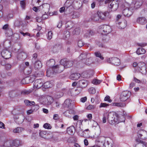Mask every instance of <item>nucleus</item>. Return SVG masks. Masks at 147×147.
<instances>
[{
	"instance_id": "f257e3e1",
	"label": "nucleus",
	"mask_w": 147,
	"mask_h": 147,
	"mask_svg": "<svg viewBox=\"0 0 147 147\" xmlns=\"http://www.w3.org/2000/svg\"><path fill=\"white\" fill-rule=\"evenodd\" d=\"M61 65L52 67V68L48 69L47 71V75L50 77L54 73H60L62 71L64 68L71 67L73 65V62L67 61L66 59H61L60 61Z\"/></svg>"
},
{
	"instance_id": "f03ea898",
	"label": "nucleus",
	"mask_w": 147,
	"mask_h": 147,
	"mask_svg": "<svg viewBox=\"0 0 147 147\" xmlns=\"http://www.w3.org/2000/svg\"><path fill=\"white\" fill-rule=\"evenodd\" d=\"M107 114L108 121L109 123L111 125L117 124L119 122L123 121L119 120L118 115L115 112H110Z\"/></svg>"
},
{
	"instance_id": "7ed1b4c3",
	"label": "nucleus",
	"mask_w": 147,
	"mask_h": 147,
	"mask_svg": "<svg viewBox=\"0 0 147 147\" xmlns=\"http://www.w3.org/2000/svg\"><path fill=\"white\" fill-rule=\"evenodd\" d=\"M79 58L83 61V62L87 65H89L93 62L92 58L90 57V53H86L82 54Z\"/></svg>"
},
{
	"instance_id": "20e7f679",
	"label": "nucleus",
	"mask_w": 147,
	"mask_h": 147,
	"mask_svg": "<svg viewBox=\"0 0 147 147\" xmlns=\"http://www.w3.org/2000/svg\"><path fill=\"white\" fill-rule=\"evenodd\" d=\"M112 30L110 26L107 25H101L99 27L98 31L102 34L106 35L110 33Z\"/></svg>"
},
{
	"instance_id": "39448f33",
	"label": "nucleus",
	"mask_w": 147,
	"mask_h": 147,
	"mask_svg": "<svg viewBox=\"0 0 147 147\" xmlns=\"http://www.w3.org/2000/svg\"><path fill=\"white\" fill-rule=\"evenodd\" d=\"M105 16L104 14L100 12H98L96 13L93 14L91 17L92 19L94 21H98L100 19L102 20L105 19Z\"/></svg>"
},
{
	"instance_id": "423d86ee",
	"label": "nucleus",
	"mask_w": 147,
	"mask_h": 147,
	"mask_svg": "<svg viewBox=\"0 0 147 147\" xmlns=\"http://www.w3.org/2000/svg\"><path fill=\"white\" fill-rule=\"evenodd\" d=\"M107 61L116 66H119L121 63L120 60L116 57L109 58L107 60Z\"/></svg>"
},
{
	"instance_id": "0eeeda50",
	"label": "nucleus",
	"mask_w": 147,
	"mask_h": 147,
	"mask_svg": "<svg viewBox=\"0 0 147 147\" xmlns=\"http://www.w3.org/2000/svg\"><path fill=\"white\" fill-rule=\"evenodd\" d=\"M108 7L112 11H115L116 10L118 7V3L117 1L114 0L111 1L108 3Z\"/></svg>"
},
{
	"instance_id": "6e6552de",
	"label": "nucleus",
	"mask_w": 147,
	"mask_h": 147,
	"mask_svg": "<svg viewBox=\"0 0 147 147\" xmlns=\"http://www.w3.org/2000/svg\"><path fill=\"white\" fill-rule=\"evenodd\" d=\"M138 136L141 139H147V132L144 129L139 130L138 133Z\"/></svg>"
},
{
	"instance_id": "1a4fd4ad",
	"label": "nucleus",
	"mask_w": 147,
	"mask_h": 147,
	"mask_svg": "<svg viewBox=\"0 0 147 147\" xmlns=\"http://www.w3.org/2000/svg\"><path fill=\"white\" fill-rule=\"evenodd\" d=\"M130 92L128 91L123 92L121 94L120 99L121 101H125L129 97V95Z\"/></svg>"
},
{
	"instance_id": "9d476101",
	"label": "nucleus",
	"mask_w": 147,
	"mask_h": 147,
	"mask_svg": "<svg viewBox=\"0 0 147 147\" xmlns=\"http://www.w3.org/2000/svg\"><path fill=\"white\" fill-rule=\"evenodd\" d=\"M133 12V9L131 8H130L123 9L122 13L125 16L129 17L132 15Z\"/></svg>"
},
{
	"instance_id": "9b49d317",
	"label": "nucleus",
	"mask_w": 147,
	"mask_h": 147,
	"mask_svg": "<svg viewBox=\"0 0 147 147\" xmlns=\"http://www.w3.org/2000/svg\"><path fill=\"white\" fill-rule=\"evenodd\" d=\"M2 57L5 59H8L11 57V53L8 50L4 49L1 52Z\"/></svg>"
},
{
	"instance_id": "f8f14e48",
	"label": "nucleus",
	"mask_w": 147,
	"mask_h": 147,
	"mask_svg": "<svg viewBox=\"0 0 147 147\" xmlns=\"http://www.w3.org/2000/svg\"><path fill=\"white\" fill-rule=\"evenodd\" d=\"M43 83L41 79L36 80L34 82V88L38 89L43 86Z\"/></svg>"
},
{
	"instance_id": "ddd939ff",
	"label": "nucleus",
	"mask_w": 147,
	"mask_h": 147,
	"mask_svg": "<svg viewBox=\"0 0 147 147\" xmlns=\"http://www.w3.org/2000/svg\"><path fill=\"white\" fill-rule=\"evenodd\" d=\"M82 90V89L81 88L78 87L72 89L71 90L70 92L72 96H75L79 94Z\"/></svg>"
},
{
	"instance_id": "4468645a",
	"label": "nucleus",
	"mask_w": 147,
	"mask_h": 147,
	"mask_svg": "<svg viewBox=\"0 0 147 147\" xmlns=\"http://www.w3.org/2000/svg\"><path fill=\"white\" fill-rule=\"evenodd\" d=\"M127 24V22L125 20H123L122 22H118L116 24V26L119 28L121 29L125 28Z\"/></svg>"
},
{
	"instance_id": "2eb2a0df",
	"label": "nucleus",
	"mask_w": 147,
	"mask_h": 147,
	"mask_svg": "<svg viewBox=\"0 0 147 147\" xmlns=\"http://www.w3.org/2000/svg\"><path fill=\"white\" fill-rule=\"evenodd\" d=\"M80 87L82 89L83 88H86L88 84V81L85 80H80L79 82Z\"/></svg>"
},
{
	"instance_id": "dca6fc26",
	"label": "nucleus",
	"mask_w": 147,
	"mask_h": 147,
	"mask_svg": "<svg viewBox=\"0 0 147 147\" xmlns=\"http://www.w3.org/2000/svg\"><path fill=\"white\" fill-rule=\"evenodd\" d=\"M82 126V125L76 124V128L77 131L78 133V135L81 136H83L84 135V132L82 131V130L81 128V127Z\"/></svg>"
},
{
	"instance_id": "f3484780",
	"label": "nucleus",
	"mask_w": 147,
	"mask_h": 147,
	"mask_svg": "<svg viewBox=\"0 0 147 147\" xmlns=\"http://www.w3.org/2000/svg\"><path fill=\"white\" fill-rule=\"evenodd\" d=\"M136 22L139 24L144 25L146 23V20L144 17H139L137 19Z\"/></svg>"
},
{
	"instance_id": "a211bd4d",
	"label": "nucleus",
	"mask_w": 147,
	"mask_h": 147,
	"mask_svg": "<svg viewBox=\"0 0 147 147\" xmlns=\"http://www.w3.org/2000/svg\"><path fill=\"white\" fill-rule=\"evenodd\" d=\"M106 138L104 136H100L96 140V141L100 143L99 144L100 146L104 145L105 144V142L106 141Z\"/></svg>"
},
{
	"instance_id": "6ab92c4d",
	"label": "nucleus",
	"mask_w": 147,
	"mask_h": 147,
	"mask_svg": "<svg viewBox=\"0 0 147 147\" xmlns=\"http://www.w3.org/2000/svg\"><path fill=\"white\" fill-rule=\"evenodd\" d=\"M13 147H18L21 146L23 144L22 142L20 140H13Z\"/></svg>"
},
{
	"instance_id": "aec40b11",
	"label": "nucleus",
	"mask_w": 147,
	"mask_h": 147,
	"mask_svg": "<svg viewBox=\"0 0 147 147\" xmlns=\"http://www.w3.org/2000/svg\"><path fill=\"white\" fill-rule=\"evenodd\" d=\"M112 140L109 138H106L105 144L102 146V147H112Z\"/></svg>"
},
{
	"instance_id": "412c9836",
	"label": "nucleus",
	"mask_w": 147,
	"mask_h": 147,
	"mask_svg": "<svg viewBox=\"0 0 147 147\" xmlns=\"http://www.w3.org/2000/svg\"><path fill=\"white\" fill-rule=\"evenodd\" d=\"M53 100V98L50 96H48L45 99V103L48 105H51Z\"/></svg>"
},
{
	"instance_id": "4be33fe9",
	"label": "nucleus",
	"mask_w": 147,
	"mask_h": 147,
	"mask_svg": "<svg viewBox=\"0 0 147 147\" xmlns=\"http://www.w3.org/2000/svg\"><path fill=\"white\" fill-rule=\"evenodd\" d=\"M13 140H8L5 141L3 146L5 147H13Z\"/></svg>"
},
{
	"instance_id": "5701e85b",
	"label": "nucleus",
	"mask_w": 147,
	"mask_h": 147,
	"mask_svg": "<svg viewBox=\"0 0 147 147\" xmlns=\"http://www.w3.org/2000/svg\"><path fill=\"white\" fill-rule=\"evenodd\" d=\"M81 75L80 74L78 73L72 74L70 76V79L72 80H76L79 79Z\"/></svg>"
},
{
	"instance_id": "b1692460",
	"label": "nucleus",
	"mask_w": 147,
	"mask_h": 147,
	"mask_svg": "<svg viewBox=\"0 0 147 147\" xmlns=\"http://www.w3.org/2000/svg\"><path fill=\"white\" fill-rule=\"evenodd\" d=\"M74 114V111L72 110H69L66 111L63 113L64 115L66 117H70L71 115Z\"/></svg>"
},
{
	"instance_id": "393cba45",
	"label": "nucleus",
	"mask_w": 147,
	"mask_h": 147,
	"mask_svg": "<svg viewBox=\"0 0 147 147\" xmlns=\"http://www.w3.org/2000/svg\"><path fill=\"white\" fill-rule=\"evenodd\" d=\"M111 105L113 106L120 107H124L126 106V104L125 103L122 102H113Z\"/></svg>"
},
{
	"instance_id": "a878e982",
	"label": "nucleus",
	"mask_w": 147,
	"mask_h": 147,
	"mask_svg": "<svg viewBox=\"0 0 147 147\" xmlns=\"http://www.w3.org/2000/svg\"><path fill=\"white\" fill-rule=\"evenodd\" d=\"M136 141L140 142L137 146L136 147H146V142L142 141L139 139H136Z\"/></svg>"
},
{
	"instance_id": "bb28decb",
	"label": "nucleus",
	"mask_w": 147,
	"mask_h": 147,
	"mask_svg": "<svg viewBox=\"0 0 147 147\" xmlns=\"http://www.w3.org/2000/svg\"><path fill=\"white\" fill-rule=\"evenodd\" d=\"M75 127L73 126H71L68 127L67 129V133L70 135H72L75 132Z\"/></svg>"
},
{
	"instance_id": "cd10ccee",
	"label": "nucleus",
	"mask_w": 147,
	"mask_h": 147,
	"mask_svg": "<svg viewBox=\"0 0 147 147\" xmlns=\"http://www.w3.org/2000/svg\"><path fill=\"white\" fill-rule=\"evenodd\" d=\"M8 25L7 24L5 25L3 27V29L4 30H7L8 34H9V36H11L13 34V32L12 29L10 28H8Z\"/></svg>"
},
{
	"instance_id": "c85d7f7f",
	"label": "nucleus",
	"mask_w": 147,
	"mask_h": 147,
	"mask_svg": "<svg viewBox=\"0 0 147 147\" xmlns=\"http://www.w3.org/2000/svg\"><path fill=\"white\" fill-rule=\"evenodd\" d=\"M42 64L40 61H36L34 64V67L36 69H39L42 67Z\"/></svg>"
},
{
	"instance_id": "c756f323",
	"label": "nucleus",
	"mask_w": 147,
	"mask_h": 147,
	"mask_svg": "<svg viewBox=\"0 0 147 147\" xmlns=\"http://www.w3.org/2000/svg\"><path fill=\"white\" fill-rule=\"evenodd\" d=\"M24 128L20 127H18L14 129L13 132L14 133H20L24 130Z\"/></svg>"
},
{
	"instance_id": "7c9ffc66",
	"label": "nucleus",
	"mask_w": 147,
	"mask_h": 147,
	"mask_svg": "<svg viewBox=\"0 0 147 147\" xmlns=\"http://www.w3.org/2000/svg\"><path fill=\"white\" fill-rule=\"evenodd\" d=\"M24 102L25 105L28 106L33 105H35V104L34 101H31L28 100H24Z\"/></svg>"
},
{
	"instance_id": "2f4dec72",
	"label": "nucleus",
	"mask_w": 147,
	"mask_h": 147,
	"mask_svg": "<svg viewBox=\"0 0 147 147\" xmlns=\"http://www.w3.org/2000/svg\"><path fill=\"white\" fill-rule=\"evenodd\" d=\"M27 56L26 54L23 52L20 53L18 55L19 58L22 60L25 59L26 58Z\"/></svg>"
},
{
	"instance_id": "473e14b6",
	"label": "nucleus",
	"mask_w": 147,
	"mask_h": 147,
	"mask_svg": "<svg viewBox=\"0 0 147 147\" xmlns=\"http://www.w3.org/2000/svg\"><path fill=\"white\" fill-rule=\"evenodd\" d=\"M146 52L145 50L142 48H139L137 50L136 53L138 55H141L144 54Z\"/></svg>"
},
{
	"instance_id": "72a5a7b5",
	"label": "nucleus",
	"mask_w": 147,
	"mask_h": 147,
	"mask_svg": "<svg viewBox=\"0 0 147 147\" xmlns=\"http://www.w3.org/2000/svg\"><path fill=\"white\" fill-rule=\"evenodd\" d=\"M52 84L50 81H47L43 84V86L45 88H50L52 86Z\"/></svg>"
},
{
	"instance_id": "f704fd0d",
	"label": "nucleus",
	"mask_w": 147,
	"mask_h": 147,
	"mask_svg": "<svg viewBox=\"0 0 147 147\" xmlns=\"http://www.w3.org/2000/svg\"><path fill=\"white\" fill-rule=\"evenodd\" d=\"M94 34V32L92 31H87L84 35L85 37L89 38Z\"/></svg>"
},
{
	"instance_id": "c9c22d12",
	"label": "nucleus",
	"mask_w": 147,
	"mask_h": 147,
	"mask_svg": "<svg viewBox=\"0 0 147 147\" xmlns=\"http://www.w3.org/2000/svg\"><path fill=\"white\" fill-rule=\"evenodd\" d=\"M63 93L62 92H57L55 95V97L56 99L59 98L63 96Z\"/></svg>"
},
{
	"instance_id": "e433bc0d",
	"label": "nucleus",
	"mask_w": 147,
	"mask_h": 147,
	"mask_svg": "<svg viewBox=\"0 0 147 147\" xmlns=\"http://www.w3.org/2000/svg\"><path fill=\"white\" fill-rule=\"evenodd\" d=\"M71 100L69 99H67L64 103V105L67 107H69L71 105Z\"/></svg>"
},
{
	"instance_id": "4c0bfd02",
	"label": "nucleus",
	"mask_w": 147,
	"mask_h": 147,
	"mask_svg": "<svg viewBox=\"0 0 147 147\" xmlns=\"http://www.w3.org/2000/svg\"><path fill=\"white\" fill-rule=\"evenodd\" d=\"M14 121L15 122L18 124H20L22 123L24 121L23 119H19V118H16L14 119Z\"/></svg>"
},
{
	"instance_id": "58836bf2",
	"label": "nucleus",
	"mask_w": 147,
	"mask_h": 147,
	"mask_svg": "<svg viewBox=\"0 0 147 147\" xmlns=\"http://www.w3.org/2000/svg\"><path fill=\"white\" fill-rule=\"evenodd\" d=\"M55 63V61L54 59H50L47 62V65H49L51 67H52V66L54 65Z\"/></svg>"
},
{
	"instance_id": "ea45409f",
	"label": "nucleus",
	"mask_w": 147,
	"mask_h": 147,
	"mask_svg": "<svg viewBox=\"0 0 147 147\" xmlns=\"http://www.w3.org/2000/svg\"><path fill=\"white\" fill-rule=\"evenodd\" d=\"M80 31L79 28H76L73 31V33L74 34L78 35L80 34Z\"/></svg>"
},
{
	"instance_id": "a19ab883",
	"label": "nucleus",
	"mask_w": 147,
	"mask_h": 147,
	"mask_svg": "<svg viewBox=\"0 0 147 147\" xmlns=\"http://www.w3.org/2000/svg\"><path fill=\"white\" fill-rule=\"evenodd\" d=\"M64 37L65 38H68L70 36V32L68 31H66L64 32Z\"/></svg>"
},
{
	"instance_id": "79ce46f5",
	"label": "nucleus",
	"mask_w": 147,
	"mask_h": 147,
	"mask_svg": "<svg viewBox=\"0 0 147 147\" xmlns=\"http://www.w3.org/2000/svg\"><path fill=\"white\" fill-rule=\"evenodd\" d=\"M102 82V81L97 79H94L92 81V83L94 84L97 85L100 84Z\"/></svg>"
},
{
	"instance_id": "37998d69",
	"label": "nucleus",
	"mask_w": 147,
	"mask_h": 147,
	"mask_svg": "<svg viewBox=\"0 0 147 147\" xmlns=\"http://www.w3.org/2000/svg\"><path fill=\"white\" fill-rule=\"evenodd\" d=\"M94 54L96 57H99L102 60L103 59L104 57L102 56L101 53L100 52H95L94 53Z\"/></svg>"
},
{
	"instance_id": "c03bdc74",
	"label": "nucleus",
	"mask_w": 147,
	"mask_h": 147,
	"mask_svg": "<svg viewBox=\"0 0 147 147\" xmlns=\"http://www.w3.org/2000/svg\"><path fill=\"white\" fill-rule=\"evenodd\" d=\"M53 33L51 31L48 32L47 36V38L49 40H51L52 37Z\"/></svg>"
},
{
	"instance_id": "a18cd8bd",
	"label": "nucleus",
	"mask_w": 147,
	"mask_h": 147,
	"mask_svg": "<svg viewBox=\"0 0 147 147\" xmlns=\"http://www.w3.org/2000/svg\"><path fill=\"white\" fill-rule=\"evenodd\" d=\"M109 106V104L105 103H100L99 106V107H107Z\"/></svg>"
},
{
	"instance_id": "49530a36",
	"label": "nucleus",
	"mask_w": 147,
	"mask_h": 147,
	"mask_svg": "<svg viewBox=\"0 0 147 147\" xmlns=\"http://www.w3.org/2000/svg\"><path fill=\"white\" fill-rule=\"evenodd\" d=\"M89 92L90 94H94L96 92L95 89L93 88H91L89 89Z\"/></svg>"
},
{
	"instance_id": "de8ad7c7",
	"label": "nucleus",
	"mask_w": 147,
	"mask_h": 147,
	"mask_svg": "<svg viewBox=\"0 0 147 147\" xmlns=\"http://www.w3.org/2000/svg\"><path fill=\"white\" fill-rule=\"evenodd\" d=\"M104 100L105 101H108L109 103L112 102V100L110 99V97L109 96H107L105 97Z\"/></svg>"
},
{
	"instance_id": "09e8293b",
	"label": "nucleus",
	"mask_w": 147,
	"mask_h": 147,
	"mask_svg": "<svg viewBox=\"0 0 147 147\" xmlns=\"http://www.w3.org/2000/svg\"><path fill=\"white\" fill-rule=\"evenodd\" d=\"M43 127L47 129H51V128L50 124L47 123H46L43 125Z\"/></svg>"
},
{
	"instance_id": "8fccbe9b",
	"label": "nucleus",
	"mask_w": 147,
	"mask_h": 147,
	"mask_svg": "<svg viewBox=\"0 0 147 147\" xmlns=\"http://www.w3.org/2000/svg\"><path fill=\"white\" fill-rule=\"evenodd\" d=\"M95 106L94 105H90L87 107H86V109L88 110L94 109L95 108Z\"/></svg>"
},
{
	"instance_id": "3c124183",
	"label": "nucleus",
	"mask_w": 147,
	"mask_h": 147,
	"mask_svg": "<svg viewBox=\"0 0 147 147\" xmlns=\"http://www.w3.org/2000/svg\"><path fill=\"white\" fill-rule=\"evenodd\" d=\"M46 134V132L44 131H42L40 132V135L42 138H44Z\"/></svg>"
},
{
	"instance_id": "603ef678",
	"label": "nucleus",
	"mask_w": 147,
	"mask_h": 147,
	"mask_svg": "<svg viewBox=\"0 0 147 147\" xmlns=\"http://www.w3.org/2000/svg\"><path fill=\"white\" fill-rule=\"evenodd\" d=\"M39 108V106L37 105H33L32 107V109L34 111H36L38 110Z\"/></svg>"
},
{
	"instance_id": "864d4df0",
	"label": "nucleus",
	"mask_w": 147,
	"mask_h": 147,
	"mask_svg": "<svg viewBox=\"0 0 147 147\" xmlns=\"http://www.w3.org/2000/svg\"><path fill=\"white\" fill-rule=\"evenodd\" d=\"M21 94L24 95H26L29 94L30 92L29 91L27 90H22L21 92Z\"/></svg>"
},
{
	"instance_id": "5fc2aeb1",
	"label": "nucleus",
	"mask_w": 147,
	"mask_h": 147,
	"mask_svg": "<svg viewBox=\"0 0 147 147\" xmlns=\"http://www.w3.org/2000/svg\"><path fill=\"white\" fill-rule=\"evenodd\" d=\"M20 4L22 8L23 9H24L25 7V3L24 1H21Z\"/></svg>"
},
{
	"instance_id": "6e6d98bb",
	"label": "nucleus",
	"mask_w": 147,
	"mask_h": 147,
	"mask_svg": "<svg viewBox=\"0 0 147 147\" xmlns=\"http://www.w3.org/2000/svg\"><path fill=\"white\" fill-rule=\"evenodd\" d=\"M107 114H106L104 116V117L102 118V122L103 123H105L106 122L107 119Z\"/></svg>"
},
{
	"instance_id": "4d7b16f0",
	"label": "nucleus",
	"mask_w": 147,
	"mask_h": 147,
	"mask_svg": "<svg viewBox=\"0 0 147 147\" xmlns=\"http://www.w3.org/2000/svg\"><path fill=\"white\" fill-rule=\"evenodd\" d=\"M5 66L6 69L7 70L10 69L11 67V65L9 63H6Z\"/></svg>"
},
{
	"instance_id": "13d9d810",
	"label": "nucleus",
	"mask_w": 147,
	"mask_h": 147,
	"mask_svg": "<svg viewBox=\"0 0 147 147\" xmlns=\"http://www.w3.org/2000/svg\"><path fill=\"white\" fill-rule=\"evenodd\" d=\"M78 46L79 47H81L83 45V43L81 40H79L78 41Z\"/></svg>"
},
{
	"instance_id": "bf43d9fd",
	"label": "nucleus",
	"mask_w": 147,
	"mask_h": 147,
	"mask_svg": "<svg viewBox=\"0 0 147 147\" xmlns=\"http://www.w3.org/2000/svg\"><path fill=\"white\" fill-rule=\"evenodd\" d=\"M9 95L11 97L14 96L15 95V91H11L9 92Z\"/></svg>"
},
{
	"instance_id": "052dcab7",
	"label": "nucleus",
	"mask_w": 147,
	"mask_h": 147,
	"mask_svg": "<svg viewBox=\"0 0 147 147\" xmlns=\"http://www.w3.org/2000/svg\"><path fill=\"white\" fill-rule=\"evenodd\" d=\"M87 99V98L85 96L84 97L82 98L80 100L82 102H84L86 101Z\"/></svg>"
},
{
	"instance_id": "680f3d73",
	"label": "nucleus",
	"mask_w": 147,
	"mask_h": 147,
	"mask_svg": "<svg viewBox=\"0 0 147 147\" xmlns=\"http://www.w3.org/2000/svg\"><path fill=\"white\" fill-rule=\"evenodd\" d=\"M54 105L56 107L59 108L60 105V103L59 102H55L54 103Z\"/></svg>"
},
{
	"instance_id": "e2e57ef3",
	"label": "nucleus",
	"mask_w": 147,
	"mask_h": 147,
	"mask_svg": "<svg viewBox=\"0 0 147 147\" xmlns=\"http://www.w3.org/2000/svg\"><path fill=\"white\" fill-rule=\"evenodd\" d=\"M76 3L75 4L76 6H78V7H77L78 8H80V7L81 6V5L80 4V2H79L78 1L77 2H76Z\"/></svg>"
},
{
	"instance_id": "0e129e2a",
	"label": "nucleus",
	"mask_w": 147,
	"mask_h": 147,
	"mask_svg": "<svg viewBox=\"0 0 147 147\" xmlns=\"http://www.w3.org/2000/svg\"><path fill=\"white\" fill-rule=\"evenodd\" d=\"M138 45L139 46H141L142 47H144L146 46L147 45V44L144 43H138Z\"/></svg>"
},
{
	"instance_id": "69168bd1",
	"label": "nucleus",
	"mask_w": 147,
	"mask_h": 147,
	"mask_svg": "<svg viewBox=\"0 0 147 147\" xmlns=\"http://www.w3.org/2000/svg\"><path fill=\"white\" fill-rule=\"evenodd\" d=\"M0 128L3 129L5 128V125L1 121H0Z\"/></svg>"
},
{
	"instance_id": "338daca9",
	"label": "nucleus",
	"mask_w": 147,
	"mask_h": 147,
	"mask_svg": "<svg viewBox=\"0 0 147 147\" xmlns=\"http://www.w3.org/2000/svg\"><path fill=\"white\" fill-rule=\"evenodd\" d=\"M134 81L135 82H136L139 83L140 82V80L137 79L135 77H134Z\"/></svg>"
},
{
	"instance_id": "774afa93",
	"label": "nucleus",
	"mask_w": 147,
	"mask_h": 147,
	"mask_svg": "<svg viewBox=\"0 0 147 147\" xmlns=\"http://www.w3.org/2000/svg\"><path fill=\"white\" fill-rule=\"evenodd\" d=\"M135 83L133 82H132L129 84V87L130 88H132L134 86H135Z\"/></svg>"
}]
</instances>
